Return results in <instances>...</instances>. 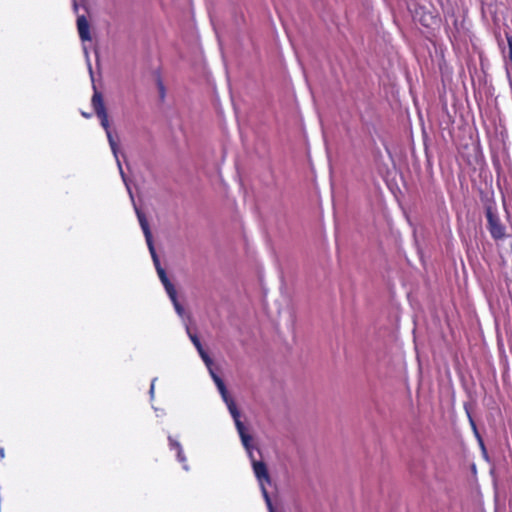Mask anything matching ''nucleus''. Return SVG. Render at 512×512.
<instances>
[{"mask_svg": "<svg viewBox=\"0 0 512 512\" xmlns=\"http://www.w3.org/2000/svg\"><path fill=\"white\" fill-rule=\"evenodd\" d=\"M85 55L87 59L88 69L90 73V77L92 80V83H94V74L92 70V66L89 60L88 52L85 49ZM93 96L91 99V104L93 106V109L95 111V114L100 119L101 126L104 128L105 131H108L110 129L109 121H108V114L104 105L103 96L102 94L97 90L96 85L93 84Z\"/></svg>", "mask_w": 512, "mask_h": 512, "instance_id": "1", "label": "nucleus"}, {"mask_svg": "<svg viewBox=\"0 0 512 512\" xmlns=\"http://www.w3.org/2000/svg\"><path fill=\"white\" fill-rule=\"evenodd\" d=\"M485 216L487 218V229L491 237L500 240L505 237V227L502 225L494 202L485 204Z\"/></svg>", "mask_w": 512, "mask_h": 512, "instance_id": "2", "label": "nucleus"}, {"mask_svg": "<svg viewBox=\"0 0 512 512\" xmlns=\"http://www.w3.org/2000/svg\"><path fill=\"white\" fill-rule=\"evenodd\" d=\"M252 468L259 485H262L263 483H271L267 465L263 461L253 460Z\"/></svg>", "mask_w": 512, "mask_h": 512, "instance_id": "3", "label": "nucleus"}, {"mask_svg": "<svg viewBox=\"0 0 512 512\" xmlns=\"http://www.w3.org/2000/svg\"><path fill=\"white\" fill-rule=\"evenodd\" d=\"M134 210L137 215L140 227L143 231L147 245L153 243L152 232L150 230V226L145 214L137 206L134 207Z\"/></svg>", "mask_w": 512, "mask_h": 512, "instance_id": "4", "label": "nucleus"}, {"mask_svg": "<svg viewBox=\"0 0 512 512\" xmlns=\"http://www.w3.org/2000/svg\"><path fill=\"white\" fill-rule=\"evenodd\" d=\"M77 29H78L79 37L83 42L91 40L90 25H89L87 18L84 15H78Z\"/></svg>", "mask_w": 512, "mask_h": 512, "instance_id": "5", "label": "nucleus"}, {"mask_svg": "<svg viewBox=\"0 0 512 512\" xmlns=\"http://www.w3.org/2000/svg\"><path fill=\"white\" fill-rule=\"evenodd\" d=\"M241 443L245 450H249V447H252V436L247 432V428L243 426L241 430H237Z\"/></svg>", "mask_w": 512, "mask_h": 512, "instance_id": "6", "label": "nucleus"}, {"mask_svg": "<svg viewBox=\"0 0 512 512\" xmlns=\"http://www.w3.org/2000/svg\"><path fill=\"white\" fill-rule=\"evenodd\" d=\"M464 409H465V412H466L467 417H468V419H469V422H470V424H471V427H472V429H473V431H474V433H475L476 437H477V438H478V440H479L480 446H481V448H482L483 452L485 453L484 443H483V441H482V439H481V437H480V435H479V433H478V431H477L476 424H475V422H474V420H473V418H472V416H471V413H470V410H469V406H468V404H467V403H465V404H464Z\"/></svg>", "mask_w": 512, "mask_h": 512, "instance_id": "7", "label": "nucleus"}, {"mask_svg": "<svg viewBox=\"0 0 512 512\" xmlns=\"http://www.w3.org/2000/svg\"><path fill=\"white\" fill-rule=\"evenodd\" d=\"M147 246H148L149 252L151 254V258H152L153 264L155 266V269H156L157 273H159V269H163V268L160 264L159 257L156 253L154 243L148 244Z\"/></svg>", "mask_w": 512, "mask_h": 512, "instance_id": "8", "label": "nucleus"}, {"mask_svg": "<svg viewBox=\"0 0 512 512\" xmlns=\"http://www.w3.org/2000/svg\"><path fill=\"white\" fill-rule=\"evenodd\" d=\"M229 413H230L231 417L234 420V424H235L236 430H241V428L243 426H245V425L241 421V412H240V410L238 408L237 409H233Z\"/></svg>", "mask_w": 512, "mask_h": 512, "instance_id": "9", "label": "nucleus"}, {"mask_svg": "<svg viewBox=\"0 0 512 512\" xmlns=\"http://www.w3.org/2000/svg\"><path fill=\"white\" fill-rule=\"evenodd\" d=\"M265 483H263L262 485H260V488H261V492H262V495H263V498L265 500V503L267 505V508H268V511L269 512H276L274 507H273V504H272V500L270 498V495L268 493V491L266 490L265 486H264Z\"/></svg>", "mask_w": 512, "mask_h": 512, "instance_id": "10", "label": "nucleus"}, {"mask_svg": "<svg viewBox=\"0 0 512 512\" xmlns=\"http://www.w3.org/2000/svg\"><path fill=\"white\" fill-rule=\"evenodd\" d=\"M106 132V135H107V139H108V142H109V145H110V148L112 150V153L114 155L115 158H117V155H118V146H117V143L115 142L114 138H113V135L110 131V129L108 131H105Z\"/></svg>", "mask_w": 512, "mask_h": 512, "instance_id": "11", "label": "nucleus"}, {"mask_svg": "<svg viewBox=\"0 0 512 512\" xmlns=\"http://www.w3.org/2000/svg\"><path fill=\"white\" fill-rule=\"evenodd\" d=\"M186 332L188 334V337L190 338L191 342L195 346V348H200L202 346L200 339L195 333H192L189 326L186 325Z\"/></svg>", "mask_w": 512, "mask_h": 512, "instance_id": "12", "label": "nucleus"}, {"mask_svg": "<svg viewBox=\"0 0 512 512\" xmlns=\"http://www.w3.org/2000/svg\"><path fill=\"white\" fill-rule=\"evenodd\" d=\"M165 291L168 294L171 301H174L177 299V292L174 287V285L170 282L166 285H164Z\"/></svg>", "mask_w": 512, "mask_h": 512, "instance_id": "13", "label": "nucleus"}, {"mask_svg": "<svg viewBox=\"0 0 512 512\" xmlns=\"http://www.w3.org/2000/svg\"><path fill=\"white\" fill-rule=\"evenodd\" d=\"M165 291L168 294L171 301H174L177 299V292L174 287V285L170 282L166 285H164Z\"/></svg>", "mask_w": 512, "mask_h": 512, "instance_id": "14", "label": "nucleus"}, {"mask_svg": "<svg viewBox=\"0 0 512 512\" xmlns=\"http://www.w3.org/2000/svg\"><path fill=\"white\" fill-rule=\"evenodd\" d=\"M177 460L181 463H183V469L185 471L189 470V466L186 464V456L183 452V449L177 451Z\"/></svg>", "mask_w": 512, "mask_h": 512, "instance_id": "15", "label": "nucleus"}, {"mask_svg": "<svg viewBox=\"0 0 512 512\" xmlns=\"http://www.w3.org/2000/svg\"><path fill=\"white\" fill-rule=\"evenodd\" d=\"M168 441H169V447L171 450L178 451V450L182 449L180 442L175 440L174 438H172V436H168Z\"/></svg>", "mask_w": 512, "mask_h": 512, "instance_id": "16", "label": "nucleus"}, {"mask_svg": "<svg viewBox=\"0 0 512 512\" xmlns=\"http://www.w3.org/2000/svg\"><path fill=\"white\" fill-rule=\"evenodd\" d=\"M157 88H158L159 98L161 101H163L165 99L166 92H165L164 84L160 78L157 79Z\"/></svg>", "mask_w": 512, "mask_h": 512, "instance_id": "17", "label": "nucleus"}, {"mask_svg": "<svg viewBox=\"0 0 512 512\" xmlns=\"http://www.w3.org/2000/svg\"><path fill=\"white\" fill-rule=\"evenodd\" d=\"M173 303V306H174V309L176 311V313L180 316V317H183L184 314H185V310L183 308V306L179 303L178 299L174 300V301H171Z\"/></svg>", "mask_w": 512, "mask_h": 512, "instance_id": "18", "label": "nucleus"}, {"mask_svg": "<svg viewBox=\"0 0 512 512\" xmlns=\"http://www.w3.org/2000/svg\"><path fill=\"white\" fill-rule=\"evenodd\" d=\"M158 276H159V279L161 281V283L164 285L170 283V280L166 274V271L164 269H159V273H157Z\"/></svg>", "mask_w": 512, "mask_h": 512, "instance_id": "19", "label": "nucleus"}, {"mask_svg": "<svg viewBox=\"0 0 512 512\" xmlns=\"http://www.w3.org/2000/svg\"><path fill=\"white\" fill-rule=\"evenodd\" d=\"M223 402L226 404L227 409L232 411L233 409H237V405L232 397L227 398L226 400H223Z\"/></svg>", "mask_w": 512, "mask_h": 512, "instance_id": "20", "label": "nucleus"}, {"mask_svg": "<svg viewBox=\"0 0 512 512\" xmlns=\"http://www.w3.org/2000/svg\"><path fill=\"white\" fill-rule=\"evenodd\" d=\"M218 392L220 393L222 400H226L227 398L231 397L226 385L219 387Z\"/></svg>", "mask_w": 512, "mask_h": 512, "instance_id": "21", "label": "nucleus"}, {"mask_svg": "<svg viewBox=\"0 0 512 512\" xmlns=\"http://www.w3.org/2000/svg\"><path fill=\"white\" fill-rule=\"evenodd\" d=\"M115 159H116V163H117V166H118V169H119L120 176H121V178H122L123 182H124V183H126V182L128 181V179H127V177H126V175H125V173H124V171H123V168H122L121 162H120V160H119V158H118V157H117V158H115Z\"/></svg>", "mask_w": 512, "mask_h": 512, "instance_id": "22", "label": "nucleus"}, {"mask_svg": "<svg viewBox=\"0 0 512 512\" xmlns=\"http://www.w3.org/2000/svg\"><path fill=\"white\" fill-rule=\"evenodd\" d=\"M199 356L201 357L206 366H210V364H213V360L210 358L207 352H205L204 354H200Z\"/></svg>", "mask_w": 512, "mask_h": 512, "instance_id": "23", "label": "nucleus"}, {"mask_svg": "<svg viewBox=\"0 0 512 512\" xmlns=\"http://www.w3.org/2000/svg\"><path fill=\"white\" fill-rule=\"evenodd\" d=\"M124 184H125V186H126V189H127L128 194H129V197H130V199H131V202H132L133 207L137 206V205H136V203H135V199H134L133 192H132V190H131V187H130V185H129L128 181H127L126 183H124Z\"/></svg>", "mask_w": 512, "mask_h": 512, "instance_id": "24", "label": "nucleus"}, {"mask_svg": "<svg viewBox=\"0 0 512 512\" xmlns=\"http://www.w3.org/2000/svg\"><path fill=\"white\" fill-rule=\"evenodd\" d=\"M206 367H207L209 374L213 380H215V377H219V375L216 373V371L213 367V364H210V366H206Z\"/></svg>", "mask_w": 512, "mask_h": 512, "instance_id": "25", "label": "nucleus"}, {"mask_svg": "<svg viewBox=\"0 0 512 512\" xmlns=\"http://www.w3.org/2000/svg\"><path fill=\"white\" fill-rule=\"evenodd\" d=\"M157 378H153L152 381H151V385H150V389H149V395H150V398L153 399L154 398V389H155V382H156Z\"/></svg>", "mask_w": 512, "mask_h": 512, "instance_id": "26", "label": "nucleus"}, {"mask_svg": "<svg viewBox=\"0 0 512 512\" xmlns=\"http://www.w3.org/2000/svg\"><path fill=\"white\" fill-rule=\"evenodd\" d=\"M213 382L215 383L217 389L219 387H222L223 385H225V382L223 381V379L219 376V377H215V380H213Z\"/></svg>", "mask_w": 512, "mask_h": 512, "instance_id": "27", "label": "nucleus"}, {"mask_svg": "<svg viewBox=\"0 0 512 512\" xmlns=\"http://www.w3.org/2000/svg\"><path fill=\"white\" fill-rule=\"evenodd\" d=\"M253 446L252 447H249V450H246L247 454H248V457L251 461V464H253V460H256L255 457H254V453H253Z\"/></svg>", "mask_w": 512, "mask_h": 512, "instance_id": "28", "label": "nucleus"}, {"mask_svg": "<svg viewBox=\"0 0 512 512\" xmlns=\"http://www.w3.org/2000/svg\"><path fill=\"white\" fill-rule=\"evenodd\" d=\"M507 43H508L509 51H512V36L511 35H507Z\"/></svg>", "mask_w": 512, "mask_h": 512, "instance_id": "29", "label": "nucleus"}, {"mask_svg": "<svg viewBox=\"0 0 512 512\" xmlns=\"http://www.w3.org/2000/svg\"><path fill=\"white\" fill-rule=\"evenodd\" d=\"M197 351L200 354H204L206 351L204 350L203 346H201L200 348H197Z\"/></svg>", "mask_w": 512, "mask_h": 512, "instance_id": "30", "label": "nucleus"}, {"mask_svg": "<svg viewBox=\"0 0 512 512\" xmlns=\"http://www.w3.org/2000/svg\"><path fill=\"white\" fill-rule=\"evenodd\" d=\"M5 456V451L3 447H0V457L3 458Z\"/></svg>", "mask_w": 512, "mask_h": 512, "instance_id": "31", "label": "nucleus"}, {"mask_svg": "<svg viewBox=\"0 0 512 512\" xmlns=\"http://www.w3.org/2000/svg\"><path fill=\"white\" fill-rule=\"evenodd\" d=\"M82 116L85 117V118H90L91 114L90 113H86V112H82Z\"/></svg>", "mask_w": 512, "mask_h": 512, "instance_id": "32", "label": "nucleus"}, {"mask_svg": "<svg viewBox=\"0 0 512 512\" xmlns=\"http://www.w3.org/2000/svg\"><path fill=\"white\" fill-rule=\"evenodd\" d=\"M509 59L512 61V51H509V55H508Z\"/></svg>", "mask_w": 512, "mask_h": 512, "instance_id": "33", "label": "nucleus"}]
</instances>
